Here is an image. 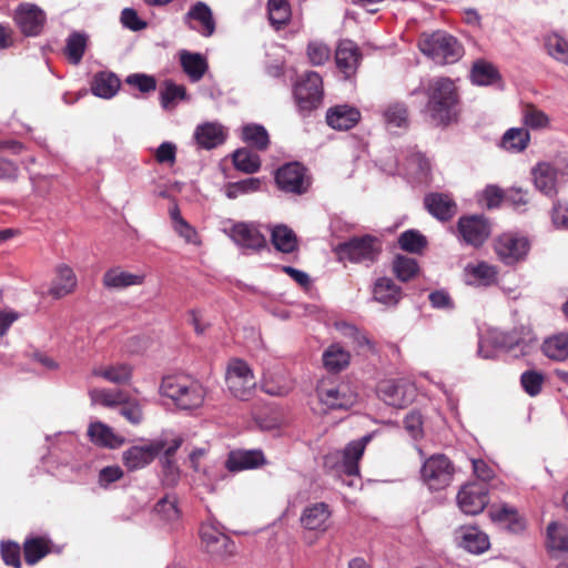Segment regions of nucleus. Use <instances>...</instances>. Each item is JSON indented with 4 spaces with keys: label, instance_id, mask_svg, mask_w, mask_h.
<instances>
[{
    "label": "nucleus",
    "instance_id": "obj_1",
    "mask_svg": "<svg viewBox=\"0 0 568 568\" xmlns=\"http://www.w3.org/2000/svg\"><path fill=\"white\" fill-rule=\"evenodd\" d=\"M426 113L435 125H448L456 120L458 93L448 78H436L426 88Z\"/></svg>",
    "mask_w": 568,
    "mask_h": 568
},
{
    "label": "nucleus",
    "instance_id": "obj_2",
    "mask_svg": "<svg viewBox=\"0 0 568 568\" xmlns=\"http://www.w3.org/2000/svg\"><path fill=\"white\" fill-rule=\"evenodd\" d=\"M162 396L170 398L181 409H195L205 398L203 386L184 377L168 376L160 385Z\"/></svg>",
    "mask_w": 568,
    "mask_h": 568
},
{
    "label": "nucleus",
    "instance_id": "obj_3",
    "mask_svg": "<svg viewBox=\"0 0 568 568\" xmlns=\"http://www.w3.org/2000/svg\"><path fill=\"white\" fill-rule=\"evenodd\" d=\"M382 252L381 241L373 235L355 236L338 244L335 253L339 261L369 265L377 261Z\"/></svg>",
    "mask_w": 568,
    "mask_h": 568
},
{
    "label": "nucleus",
    "instance_id": "obj_4",
    "mask_svg": "<svg viewBox=\"0 0 568 568\" xmlns=\"http://www.w3.org/2000/svg\"><path fill=\"white\" fill-rule=\"evenodd\" d=\"M420 50L437 63H453L462 55V47L453 36L445 32H434L425 38Z\"/></svg>",
    "mask_w": 568,
    "mask_h": 568
},
{
    "label": "nucleus",
    "instance_id": "obj_5",
    "mask_svg": "<svg viewBox=\"0 0 568 568\" xmlns=\"http://www.w3.org/2000/svg\"><path fill=\"white\" fill-rule=\"evenodd\" d=\"M202 549L215 560H224L235 552V544L222 531L219 525L206 521L200 527Z\"/></svg>",
    "mask_w": 568,
    "mask_h": 568
},
{
    "label": "nucleus",
    "instance_id": "obj_6",
    "mask_svg": "<svg viewBox=\"0 0 568 568\" xmlns=\"http://www.w3.org/2000/svg\"><path fill=\"white\" fill-rule=\"evenodd\" d=\"M420 476L430 490H442L450 485L454 466L445 455L435 454L424 462Z\"/></svg>",
    "mask_w": 568,
    "mask_h": 568
},
{
    "label": "nucleus",
    "instance_id": "obj_7",
    "mask_svg": "<svg viewBox=\"0 0 568 568\" xmlns=\"http://www.w3.org/2000/svg\"><path fill=\"white\" fill-rule=\"evenodd\" d=\"M225 379L232 395L242 400L252 396L256 385L251 367L239 358L229 362Z\"/></svg>",
    "mask_w": 568,
    "mask_h": 568
},
{
    "label": "nucleus",
    "instance_id": "obj_8",
    "mask_svg": "<svg viewBox=\"0 0 568 568\" xmlns=\"http://www.w3.org/2000/svg\"><path fill=\"white\" fill-rule=\"evenodd\" d=\"M296 104L302 112L318 108L323 99V81L315 71L306 72L294 87Z\"/></svg>",
    "mask_w": 568,
    "mask_h": 568
},
{
    "label": "nucleus",
    "instance_id": "obj_9",
    "mask_svg": "<svg viewBox=\"0 0 568 568\" xmlns=\"http://www.w3.org/2000/svg\"><path fill=\"white\" fill-rule=\"evenodd\" d=\"M490 232V224L483 215H464L457 222L458 239L474 247L481 246Z\"/></svg>",
    "mask_w": 568,
    "mask_h": 568
},
{
    "label": "nucleus",
    "instance_id": "obj_10",
    "mask_svg": "<svg viewBox=\"0 0 568 568\" xmlns=\"http://www.w3.org/2000/svg\"><path fill=\"white\" fill-rule=\"evenodd\" d=\"M378 396L387 405L403 408L409 405L416 395L413 384L406 379H388L378 385Z\"/></svg>",
    "mask_w": 568,
    "mask_h": 568
},
{
    "label": "nucleus",
    "instance_id": "obj_11",
    "mask_svg": "<svg viewBox=\"0 0 568 568\" xmlns=\"http://www.w3.org/2000/svg\"><path fill=\"white\" fill-rule=\"evenodd\" d=\"M317 396L328 409H348L357 402V393L344 382L337 385H320Z\"/></svg>",
    "mask_w": 568,
    "mask_h": 568
},
{
    "label": "nucleus",
    "instance_id": "obj_12",
    "mask_svg": "<svg viewBox=\"0 0 568 568\" xmlns=\"http://www.w3.org/2000/svg\"><path fill=\"white\" fill-rule=\"evenodd\" d=\"M534 184L542 194L555 197L558 194L559 176L568 175V166L560 169L549 162H539L532 170Z\"/></svg>",
    "mask_w": 568,
    "mask_h": 568
},
{
    "label": "nucleus",
    "instance_id": "obj_13",
    "mask_svg": "<svg viewBox=\"0 0 568 568\" xmlns=\"http://www.w3.org/2000/svg\"><path fill=\"white\" fill-rule=\"evenodd\" d=\"M275 181L285 192L302 194L307 191L310 180L306 170L300 163H287L276 171Z\"/></svg>",
    "mask_w": 568,
    "mask_h": 568
},
{
    "label": "nucleus",
    "instance_id": "obj_14",
    "mask_svg": "<svg viewBox=\"0 0 568 568\" xmlns=\"http://www.w3.org/2000/svg\"><path fill=\"white\" fill-rule=\"evenodd\" d=\"M494 248L503 263L514 265L526 256L529 250V243L525 237L503 234L496 239Z\"/></svg>",
    "mask_w": 568,
    "mask_h": 568
},
{
    "label": "nucleus",
    "instance_id": "obj_15",
    "mask_svg": "<svg viewBox=\"0 0 568 568\" xmlns=\"http://www.w3.org/2000/svg\"><path fill=\"white\" fill-rule=\"evenodd\" d=\"M13 20L27 37L38 36L44 26L45 13L33 3H20L13 14Z\"/></svg>",
    "mask_w": 568,
    "mask_h": 568
},
{
    "label": "nucleus",
    "instance_id": "obj_16",
    "mask_svg": "<svg viewBox=\"0 0 568 568\" xmlns=\"http://www.w3.org/2000/svg\"><path fill=\"white\" fill-rule=\"evenodd\" d=\"M183 21L191 30L205 38L212 37L216 29L213 11L203 1H197L191 6Z\"/></svg>",
    "mask_w": 568,
    "mask_h": 568
},
{
    "label": "nucleus",
    "instance_id": "obj_17",
    "mask_svg": "<svg viewBox=\"0 0 568 568\" xmlns=\"http://www.w3.org/2000/svg\"><path fill=\"white\" fill-rule=\"evenodd\" d=\"M233 242L245 250L258 252L267 246V241L257 225L253 223L237 222L229 231Z\"/></svg>",
    "mask_w": 568,
    "mask_h": 568
},
{
    "label": "nucleus",
    "instance_id": "obj_18",
    "mask_svg": "<svg viewBox=\"0 0 568 568\" xmlns=\"http://www.w3.org/2000/svg\"><path fill=\"white\" fill-rule=\"evenodd\" d=\"M457 503L464 514L477 515L488 504L487 489L477 483L466 484L457 494Z\"/></svg>",
    "mask_w": 568,
    "mask_h": 568
},
{
    "label": "nucleus",
    "instance_id": "obj_19",
    "mask_svg": "<svg viewBox=\"0 0 568 568\" xmlns=\"http://www.w3.org/2000/svg\"><path fill=\"white\" fill-rule=\"evenodd\" d=\"M165 442L153 440L144 446H132L123 453V464L129 470H136L151 464L164 449Z\"/></svg>",
    "mask_w": 568,
    "mask_h": 568
},
{
    "label": "nucleus",
    "instance_id": "obj_20",
    "mask_svg": "<svg viewBox=\"0 0 568 568\" xmlns=\"http://www.w3.org/2000/svg\"><path fill=\"white\" fill-rule=\"evenodd\" d=\"M490 519L503 529L513 534L523 532L526 529V520L518 510L507 504L491 505L488 511Z\"/></svg>",
    "mask_w": 568,
    "mask_h": 568
},
{
    "label": "nucleus",
    "instance_id": "obj_21",
    "mask_svg": "<svg viewBox=\"0 0 568 568\" xmlns=\"http://www.w3.org/2000/svg\"><path fill=\"white\" fill-rule=\"evenodd\" d=\"M362 54L355 42L351 40H341L335 50V63L337 69L351 78L357 71Z\"/></svg>",
    "mask_w": 568,
    "mask_h": 568
},
{
    "label": "nucleus",
    "instance_id": "obj_22",
    "mask_svg": "<svg viewBox=\"0 0 568 568\" xmlns=\"http://www.w3.org/2000/svg\"><path fill=\"white\" fill-rule=\"evenodd\" d=\"M426 210L439 221L450 220L457 212L455 201L448 194L429 193L424 199Z\"/></svg>",
    "mask_w": 568,
    "mask_h": 568
},
{
    "label": "nucleus",
    "instance_id": "obj_23",
    "mask_svg": "<svg viewBox=\"0 0 568 568\" xmlns=\"http://www.w3.org/2000/svg\"><path fill=\"white\" fill-rule=\"evenodd\" d=\"M78 285L77 275L73 270L65 265H58L55 276L49 288V295L55 300H60L74 292Z\"/></svg>",
    "mask_w": 568,
    "mask_h": 568
},
{
    "label": "nucleus",
    "instance_id": "obj_24",
    "mask_svg": "<svg viewBox=\"0 0 568 568\" xmlns=\"http://www.w3.org/2000/svg\"><path fill=\"white\" fill-rule=\"evenodd\" d=\"M266 463L264 454L260 449L235 450L229 454L225 467L230 471H241L257 468Z\"/></svg>",
    "mask_w": 568,
    "mask_h": 568
},
{
    "label": "nucleus",
    "instance_id": "obj_25",
    "mask_svg": "<svg viewBox=\"0 0 568 568\" xmlns=\"http://www.w3.org/2000/svg\"><path fill=\"white\" fill-rule=\"evenodd\" d=\"M369 436H364L358 440L351 442L343 452L337 453L341 455V470L347 476H357L359 473L358 462L362 458Z\"/></svg>",
    "mask_w": 568,
    "mask_h": 568
},
{
    "label": "nucleus",
    "instance_id": "obj_26",
    "mask_svg": "<svg viewBox=\"0 0 568 568\" xmlns=\"http://www.w3.org/2000/svg\"><path fill=\"white\" fill-rule=\"evenodd\" d=\"M359 119V111L346 104L331 108L326 113L327 124L335 130L352 129L357 124Z\"/></svg>",
    "mask_w": 568,
    "mask_h": 568
},
{
    "label": "nucleus",
    "instance_id": "obj_27",
    "mask_svg": "<svg viewBox=\"0 0 568 568\" xmlns=\"http://www.w3.org/2000/svg\"><path fill=\"white\" fill-rule=\"evenodd\" d=\"M466 282L475 286H490L497 282L498 268L487 262L470 263L465 267Z\"/></svg>",
    "mask_w": 568,
    "mask_h": 568
},
{
    "label": "nucleus",
    "instance_id": "obj_28",
    "mask_svg": "<svg viewBox=\"0 0 568 568\" xmlns=\"http://www.w3.org/2000/svg\"><path fill=\"white\" fill-rule=\"evenodd\" d=\"M194 139L199 146L213 149L222 144L226 139L225 129L216 122H206L196 126Z\"/></svg>",
    "mask_w": 568,
    "mask_h": 568
},
{
    "label": "nucleus",
    "instance_id": "obj_29",
    "mask_svg": "<svg viewBox=\"0 0 568 568\" xmlns=\"http://www.w3.org/2000/svg\"><path fill=\"white\" fill-rule=\"evenodd\" d=\"M144 281L145 275L143 273H130L121 270L120 267L108 270L102 280L105 287L114 290L139 286L142 285Z\"/></svg>",
    "mask_w": 568,
    "mask_h": 568
},
{
    "label": "nucleus",
    "instance_id": "obj_30",
    "mask_svg": "<svg viewBox=\"0 0 568 568\" xmlns=\"http://www.w3.org/2000/svg\"><path fill=\"white\" fill-rule=\"evenodd\" d=\"M331 511L324 503H316L306 507L301 516V524L308 530L324 531L328 527Z\"/></svg>",
    "mask_w": 568,
    "mask_h": 568
},
{
    "label": "nucleus",
    "instance_id": "obj_31",
    "mask_svg": "<svg viewBox=\"0 0 568 568\" xmlns=\"http://www.w3.org/2000/svg\"><path fill=\"white\" fill-rule=\"evenodd\" d=\"M88 436L93 444L102 447L116 448L124 443L122 436L116 435L110 426L102 422L91 423Z\"/></svg>",
    "mask_w": 568,
    "mask_h": 568
},
{
    "label": "nucleus",
    "instance_id": "obj_32",
    "mask_svg": "<svg viewBox=\"0 0 568 568\" xmlns=\"http://www.w3.org/2000/svg\"><path fill=\"white\" fill-rule=\"evenodd\" d=\"M91 375L116 385H124L132 378V367L124 363L100 365L92 368Z\"/></svg>",
    "mask_w": 568,
    "mask_h": 568
},
{
    "label": "nucleus",
    "instance_id": "obj_33",
    "mask_svg": "<svg viewBox=\"0 0 568 568\" xmlns=\"http://www.w3.org/2000/svg\"><path fill=\"white\" fill-rule=\"evenodd\" d=\"M460 546L467 551L479 555L488 550V536L476 527H462L459 530Z\"/></svg>",
    "mask_w": 568,
    "mask_h": 568
},
{
    "label": "nucleus",
    "instance_id": "obj_34",
    "mask_svg": "<svg viewBox=\"0 0 568 568\" xmlns=\"http://www.w3.org/2000/svg\"><path fill=\"white\" fill-rule=\"evenodd\" d=\"M189 99L184 85L176 84L170 79L163 81L160 89V103L164 110L172 111L181 101H187Z\"/></svg>",
    "mask_w": 568,
    "mask_h": 568
},
{
    "label": "nucleus",
    "instance_id": "obj_35",
    "mask_svg": "<svg viewBox=\"0 0 568 568\" xmlns=\"http://www.w3.org/2000/svg\"><path fill=\"white\" fill-rule=\"evenodd\" d=\"M374 300L386 306L396 305L402 296L400 288L388 277H381L375 282L373 290Z\"/></svg>",
    "mask_w": 568,
    "mask_h": 568
},
{
    "label": "nucleus",
    "instance_id": "obj_36",
    "mask_svg": "<svg viewBox=\"0 0 568 568\" xmlns=\"http://www.w3.org/2000/svg\"><path fill=\"white\" fill-rule=\"evenodd\" d=\"M530 143V133L526 128L508 129L500 141V146L511 153L524 152Z\"/></svg>",
    "mask_w": 568,
    "mask_h": 568
},
{
    "label": "nucleus",
    "instance_id": "obj_37",
    "mask_svg": "<svg viewBox=\"0 0 568 568\" xmlns=\"http://www.w3.org/2000/svg\"><path fill=\"white\" fill-rule=\"evenodd\" d=\"M271 240L274 247L282 253H293L298 247L295 232L284 224L275 225L271 230Z\"/></svg>",
    "mask_w": 568,
    "mask_h": 568
},
{
    "label": "nucleus",
    "instance_id": "obj_38",
    "mask_svg": "<svg viewBox=\"0 0 568 568\" xmlns=\"http://www.w3.org/2000/svg\"><path fill=\"white\" fill-rule=\"evenodd\" d=\"M120 89V80L112 72H99L94 75L91 91L94 95L103 99H110L115 95Z\"/></svg>",
    "mask_w": 568,
    "mask_h": 568
},
{
    "label": "nucleus",
    "instance_id": "obj_39",
    "mask_svg": "<svg viewBox=\"0 0 568 568\" xmlns=\"http://www.w3.org/2000/svg\"><path fill=\"white\" fill-rule=\"evenodd\" d=\"M545 356L552 361L568 359V333L562 332L546 338L541 346Z\"/></svg>",
    "mask_w": 568,
    "mask_h": 568
},
{
    "label": "nucleus",
    "instance_id": "obj_40",
    "mask_svg": "<svg viewBox=\"0 0 568 568\" xmlns=\"http://www.w3.org/2000/svg\"><path fill=\"white\" fill-rule=\"evenodd\" d=\"M180 61L183 71L193 82L200 81L207 70V62L200 53L182 51L180 54Z\"/></svg>",
    "mask_w": 568,
    "mask_h": 568
},
{
    "label": "nucleus",
    "instance_id": "obj_41",
    "mask_svg": "<svg viewBox=\"0 0 568 568\" xmlns=\"http://www.w3.org/2000/svg\"><path fill=\"white\" fill-rule=\"evenodd\" d=\"M546 546L550 551H568V527L557 521L550 523L546 531Z\"/></svg>",
    "mask_w": 568,
    "mask_h": 568
},
{
    "label": "nucleus",
    "instance_id": "obj_42",
    "mask_svg": "<svg viewBox=\"0 0 568 568\" xmlns=\"http://www.w3.org/2000/svg\"><path fill=\"white\" fill-rule=\"evenodd\" d=\"M351 355L341 345L333 344L323 353V364L327 371L339 372L349 364Z\"/></svg>",
    "mask_w": 568,
    "mask_h": 568
},
{
    "label": "nucleus",
    "instance_id": "obj_43",
    "mask_svg": "<svg viewBox=\"0 0 568 568\" xmlns=\"http://www.w3.org/2000/svg\"><path fill=\"white\" fill-rule=\"evenodd\" d=\"M91 400L104 407L121 406L129 395L121 389L94 388L89 392Z\"/></svg>",
    "mask_w": 568,
    "mask_h": 568
},
{
    "label": "nucleus",
    "instance_id": "obj_44",
    "mask_svg": "<svg viewBox=\"0 0 568 568\" xmlns=\"http://www.w3.org/2000/svg\"><path fill=\"white\" fill-rule=\"evenodd\" d=\"M242 140L250 146L264 151L268 148L270 136L261 124H246L242 128Z\"/></svg>",
    "mask_w": 568,
    "mask_h": 568
},
{
    "label": "nucleus",
    "instance_id": "obj_45",
    "mask_svg": "<svg viewBox=\"0 0 568 568\" xmlns=\"http://www.w3.org/2000/svg\"><path fill=\"white\" fill-rule=\"evenodd\" d=\"M24 560L34 565L50 552V541L43 537L27 539L23 545Z\"/></svg>",
    "mask_w": 568,
    "mask_h": 568
},
{
    "label": "nucleus",
    "instance_id": "obj_46",
    "mask_svg": "<svg viewBox=\"0 0 568 568\" xmlns=\"http://www.w3.org/2000/svg\"><path fill=\"white\" fill-rule=\"evenodd\" d=\"M337 329L342 334V336L351 342V344L358 351H372L373 344L367 335L359 331L356 326L349 323H339L337 324Z\"/></svg>",
    "mask_w": 568,
    "mask_h": 568
},
{
    "label": "nucleus",
    "instance_id": "obj_47",
    "mask_svg": "<svg viewBox=\"0 0 568 568\" xmlns=\"http://www.w3.org/2000/svg\"><path fill=\"white\" fill-rule=\"evenodd\" d=\"M521 122L527 130H544L550 125L549 116L534 104H526L523 108Z\"/></svg>",
    "mask_w": 568,
    "mask_h": 568
},
{
    "label": "nucleus",
    "instance_id": "obj_48",
    "mask_svg": "<svg viewBox=\"0 0 568 568\" xmlns=\"http://www.w3.org/2000/svg\"><path fill=\"white\" fill-rule=\"evenodd\" d=\"M88 45V36L83 32H72L65 44V55L69 61L77 65L81 62Z\"/></svg>",
    "mask_w": 568,
    "mask_h": 568
},
{
    "label": "nucleus",
    "instance_id": "obj_49",
    "mask_svg": "<svg viewBox=\"0 0 568 568\" xmlns=\"http://www.w3.org/2000/svg\"><path fill=\"white\" fill-rule=\"evenodd\" d=\"M155 516L165 523L173 524L180 519L181 513L178 507V498L174 495H166L154 505Z\"/></svg>",
    "mask_w": 568,
    "mask_h": 568
},
{
    "label": "nucleus",
    "instance_id": "obj_50",
    "mask_svg": "<svg viewBox=\"0 0 568 568\" xmlns=\"http://www.w3.org/2000/svg\"><path fill=\"white\" fill-rule=\"evenodd\" d=\"M233 164L236 170L246 174H252L260 170L261 159L251 150L242 148L233 153Z\"/></svg>",
    "mask_w": 568,
    "mask_h": 568
},
{
    "label": "nucleus",
    "instance_id": "obj_51",
    "mask_svg": "<svg viewBox=\"0 0 568 568\" xmlns=\"http://www.w3.org/2000/svg\"><path fill=\"white\" fill-rule=\"evenodd\" d=\"M267 10L270 21L276 29L290 21L291 9L287 0H268Z\"/></svg>",
    "mask_w": 568,
    "mask_h": 568
},
{
    "label": "nucleus",
    "instance_id": "obj_52",
    "mask_svg": "<svg viewBox=\"0 0 568 568\" xmlns=\"http://www.w3.org/2000/svg\"><path fill=\"white\" fill-rule=\"evenodd\" d=\"M499 78L498 71L495 67L485 61H477L471 69V80L478 85H489L496 82Z\"/></svg>",
    "mask_w": 568,
    "mask_h": 568
},
{
    "label": "nucleus",
    "instance_id": "obj_53",
    "mask_svg": "<svg viewBox=\"0 0 568 568\" xmlns=\"http://www.w3.org/2000/svg\"><path fill=\"white\" fill-rule=\"evenodd\" d=\"M385 122L395 128H407L408 120V110L407 106L402 102L390 103L384 111Z\"/></svg>",
    "mask_w": 568,
    "mask_h": 568
},
{
    "label": "nucleus",
    "instance_id": "obj_54",
    "mask_svg": "<svg viewBox=\"0 0 568 568\" xmlns=\"http://www.w3.org/2000/svg\"><path fill=\"white\" fill-rule=\"evenodd\" d=\"M393 271L398 280L406 282L417 274L418 264L415 258L407 256H396L393 262Z\"/></svg>",
    "mask_w": 568,
    "mask_h": 568
},
{
    "label": "nucleus",
    "instance_id": "obj_55",
    "mask_svg": "<svg viewBox=\"0 0 568 568\" xmlns=\"http://www.w3.org/2000/svg\"><path fill=\"white\" fill-rule=\"evenodd\" d=\"M398 244L406 252L419 253L426 246L427 241L418 231L408 230L400 234Z\"/></svg>",
    "mask_w": 568,
    "mask_h": 568
},
{
    "label": "nucleus",
    "instance_id": "obj_56",
    "mask_svg": "<svg viewBox=\"0 0 568 568\" xmlns=\"http://www.w3.org/2000/svg\"><path fill=\"white\" fill-rule=\"evenodd\" d=\"M262 181L258 178H248L239 182L229 183L225 194L229 199H235L240 194H247L260 190Z\"/></svg>",
    "mask_w": 568,
    "mask_h": 568
},
{
    "label": "nucleus",
    "instance_id": "obj_57",
    "mask_svg": "<svg viewBox=\"0 0 568 568\" xmlns=\"http://www.w3.org/2000/svg\"><path fill=\"white\" fill-rule=\"evenodd\" d=\"M545 375L538 371H526L520 376V384L529 396H537L542 389Z\"/></svg>",
    "mask_w": 568,
    "mask_h": 568
},
{
    "label": "nucleus",
    "instance_id": "obj_58",
    "mask_svg": "<svg viewBox=\"0 0 568 568\" xmlns=\"http://www.w3.org/2000/svg\"><path fill=\"white\" fill-rule=\"evenodd\" d=\"M545 45L549 55L559 62L568 64V42L565 39L554 34L546 39Z\"/></svg>",
    "mask_w": 568,
    "mask_h": 568
},
{
    "label": "nucleus",
    "instance_id": "obj_59",
    "mask_svg": "<svg viewBox=\"0 0 568 568\" xmlns=\"http://www.w3.org/2000/svg\"><path fill=\"white\" fill-rule=\"evenodd\" d=\"M120 414L134 426L140 425L144 419L142 405L139 400L130 397L121 405Z\"/></svg>",
    "mask_w": 568,
    "mask_h": 568
},
{
    "label": "nucleus",
    "instance_id": "obj_60",
    "mask_svg": "<svg viewBox=\"0 0 568 568\" xmlns=\"http://www.w3.org/2000/svg\"><path fill=\"white\" fill-rule=\"evenodd\" d=\"M306 53L313 65H323L331 58L329 48L321 41H311L307 44Z\"/></svg>",
    "mask_w": 568,
    "mask_h": 568
},
{
    "label": "nucleus",
    "instance_id": "obj_61",
    "mask_svg": "<svg viewBox=\"0 0 568 568\" xmlns=\"http://www.w3.org/2000/svg\"><path fill=\"white\" fill-rule=\"evenodd\" d=\"M125 82L134 88H136L142 93H150L156 89V80L152 75H148L144 73H133L130 74Z\"/></svg>",
    "mask_w": 568,
    "mask_h": 568
},
{
    "label": "nucleus",
    "instance_id": "obj_62",
    "mask_svg": "<svg viewBox=\"0 0 568 568\" xmlns=\"http://www.w3.org/2000/svg\"><path fill=\"white\" fill-rule=\"evenodd\" d=\"M162 481L164 485L173 487L179 483L180 469L173 459H162Z\"/></svg>",
    "mask_w": 568,
    "mask_h": 568
},
{
    "label": "nucleus",
    "instance_id": "obj_63",
    "mask_svg": "<svg viewBox=\"0 0 568 568\" xmlns=\"http://www.w3.org/2000/svg\"><path fill=\"white\" fill-rule=\"evenodd\" d=\"M1 554L7 565L13 566L14 568L21 567L20 560V547L16 542H2Z\"/></svg>",
    "mask_w": 568,
    "mask_h": 568
},
{
    "label": "nucleus",
    "instance_id": "obj_64",
    "mask_svg": "<svg viewBox=\"0 0 568 568\" xmlns=\"http://www.w3.org/2000/svg\"><path fill=\"white\" fill-rule=\"evenodd\" d=\"M121 22L124 27L133 31H140L146 27V23L142 21L134 9L125 8L121 12Z\"/></svg>",
    "mask_w": 568,
    "mask_h": 568
}]
</instances>
